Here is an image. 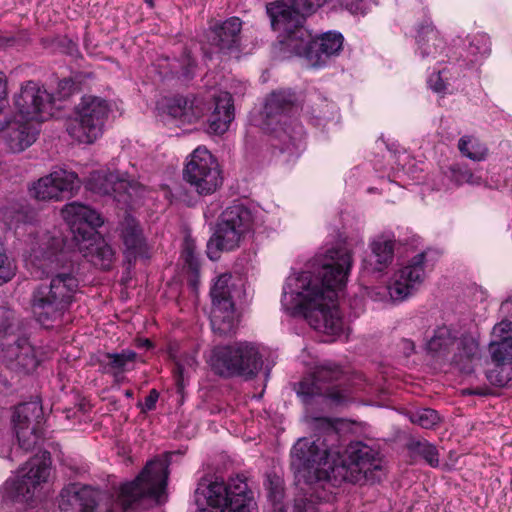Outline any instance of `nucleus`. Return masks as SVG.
I'll list each match as a JSON object with an SVG mask.
<instances>
[{"mask_svg":"<svg viewBox=\"0 0 512 512\" xmlns=\"http://www.w3.org/2000/svg\"><path fill=\"white\" fill-rule=\"evenodd\" d=\"M336 106L328 101H323L319 108L313 110V116L320 121H328L334 117Z\"/></svg>","mask_w":512,"mask_h":512,"instance_id":"nucleus-45","label":"nucleus"},{"mask_svg":"<svg viewBox=\"0 0 512 512\" xmlns=\"http://www.w3.org/2000/svg\"><path fill=\"white\" fill-rule=\"evenodd\" d=\"M120 236L124 246L125 259L130 265L150 257V246L135 218L130 215L124 218L120 225Z\"/></svg>","mask_w":512,"mask_h":512,"instance_id":"nucleus-24","label":"nucleus"},{"mask_svg":"<svg viewBox=\"0 0 512 512\" xmlns=\"http://www.w3.org/2000/svg\"><path fill=\"white\" fill-rule=\"evenodd\" d=\"M168 479V463L166 459L149 461L141 474L132 482L120 487L117 503L123 509L142 497L150 498L158 503L165 499Z\"/></svg>","mask_w":512,"mask_h":512,"instance_id":"nucleus-12","label":"nucleus"},{"mask_svg":"<svg viewBox=\"0 0 512 512\" xmlns=\"http://www.w3.org/2000/svg\"><path fill=\"white\" fill-rule=\"evenodd\" d=\"M413 453L423 458L430 466L439 465V454L436 447L427 441H418L411 446Z\"/></svg>","mask_w":512,"mask_h":512,"instance_id":"nucleus-39","label":"nucleus"},{"mask_svg":"<svg viewBox=\"0 0 512 512\" xmlns=\"http://www.w3.org/2000/svg\"><path fill=\"white\" fill-rule=\"evenodd\" d=\"M35 220V212L28 206L16 204L3 212V221L10 229H19L20 226L31 224Z\"/></svg>","mask_w":512,"mask_h":512,"instance_id":"nucleus-33","label":"nucleus"},{"mask_svg":"<svg viewBox=\"0 0 512 512\" xmlns=\"http://www.w3.org/2000/svg\"><path fill=\"white\" fill-rule=\"evenodd\" d=\"M197 512H259L257 504L248 490V485L240 477L223 481L202 480L194 493Z\"/></svg>","mask_w":512,"mask_h":512,"instance_id":"nucleus-4","label":"nucleus"},{"mask_svg":"<svg viewBox=\"0 0 512 512\" xmlns=\"http://www.w3.org/2000/svg\"><path fill=\"white\" fill-rule=\"evenodd\" d=\"M125 395H126L127 397H132V396H133V392H132V391H130V390H127V391H125Z\"/></svg>","mask_w":512,"mask_h":512,"instance_id":"nucleus-57","label":"nucleus"},{"mask_svg":"<svg viewBox=\"0 0 512 512\" xmlns=\"http://www.w3.org/2000/svg\"><path fill=\"white\" fill-rule=\"evenodd\" d=\"M233 118V102L230 93H219L215 97L214 109L208 117V132L216 135L225 133Z\"/></svg>","mask_w":512,"mask_h":512,"instance_id":"nucleus-29","label":"nucleus"},{"mask_svg":"<svg viewBox=\"0 0 512 512\" xmlns=\"http://www.w3.org/2000/svg\"><path fill=\"white\" fill-rule=\"evenodd\" d=\"M478 342L473 337H463L461 339L456 338V344L454 346L455 352L453 361L459 363L464 358H471L478 352Z\"/></svg>","mask_w":512,"mask_h":512,"instance_id":"nucleus-38","label":"nucleus"},{"mask_svg":"<svg viewBox=\"0 0 512 512\" xmlns=\"http://www.w3.org/2000/svg\"><path fill=\"white\" fill-rule=\"evenodd\" d=\"M492 367L487 369L489 382L505 386L512 379V322L501 321L494 325L488 345Z\"/></svg>","mask_w":512,"mask_h":512,"instance_id":"nucleus-17","label":"nucleus"},{"mask_svg":"<svg viewBox=\"0 0 512 512\" xmlns=\"http://www.w3.org/2000/svg\"><path fill=\"white\" fill-rule=\"evenodd\" d=\"M241 294L242 284L240 280L235 281L231 274L225 273L216 279L210 291L212 300L210 322L215 333L225 335L235 329L238 314L234 300Z\"/></svg>","mask_w":512,"mask_h":512,"instance_id":"nucleus-13","label":"nucleus"},{"mask_svg":"<svg viewBox=\"0 0 512 512\" xmlns=\"http://www.w3.org/2000/svg\"><path fill=\"white\" fill-rule=\"evenodd\" d=\"M367 295L374 301H384L389 297L388 290L381 287H374L368 290Z\"/></svg>","mask_w":512,"mask_h":512,"instance_id":"nucleus-48","label":"nucleus"},{"mask_svg":"<svg viewBox=\"0 0 512 512\" xmlns=\"http://www.w3.org/2000/svg\"><path fill=\"white\" fill-rule=\"evenodd\" d=\"M7 106V84L5 75L0 71V112Z\"/></svg>","mask_w":512,"mask_h":512,"instance_id":"nucleus-49","label":"nucleus"},{"mask_svg":"<svg viewBox=\"0 0 512 512\" xmlns=\"http://www.w3.org/2000/svg\"><path fill=\"white\" fill-rule=\"evenodd\" d=\"M507 186L509 188V191L512 193V178L510 180H508Z\"/></svg>","mask_w":512,"mask_h":512,"instance_id":"nucleus-56","label":"nucleus"},{"mask_svg":"<svg viewBox=\"0 0 512 512\" xmlns=\"http://www.w3.org/2000/svg\"><path fill=\"white\" fill-rule=\"evenodd\" d=\"M182 258L184 259L185 263L188 265V267L195 271L198 267L197 257L195 254V247L193 243L186 242L183 252H182Z\"/></svg>","mask_w":512,"mask_h":512,"instance_id":"nucleus-46","label":"nucleus"},{"mask_svg":"<svg viewBox=\"0 0 512 512\" xmlns=\"http://www.w3.org/2000/svg\"><path fill=\"white\" fill-rule=\"evenodd\" d=\"M427 252H420L407 260L392 274L387 290L394 302H402L414 295L426 279Z\"/></svg>","mask_w":512,"mask_h":512,"instance_id":"nucleus-18","label":"nucleus"},{"mask_svg":"<svg viewBox=\"0 0 512 512\" xmlns=\"http://www.w3.org/2000/svg\"><path fill=\"white\" fill-rule=\"evenodd\" d=\"M109 113L110 105L105 99L85 95L67 117L66 132L78 143L92 144L103 135Z\"/></svg>","mask_w":512,"mask_h":512,"instance_id":"nucleus-9","label":"nucleus"},{"mask_svg":"<svg viewBox=\"0 0 512 512\" xmlns=\"http://www.w3.org/2000/svg\"><path fill=\"white\" fill-rule=\"evenodd\" d=\"M282 49L305 59L308 66L323 67L331 56L337 55L343 46V36L326 32L314 38L309 30L298 24L290 31H279Z\"/></svg>","mask_w":512,"mask_h":512,"instance_id":"nucleus-6","label":"nucleus"},{"mask_svg":"<svg viewBox=\"0 0 512 512\" xmlns=\"http://www.w3.org/2000/svg\"><path fill=\"white\" fill-rule=\"evenodd\" d=\"M341 378L342 371L337 365L325 363L316 368L311 378L299 383L296 393L305 405L321 397L330 407L344 406L351 400V390Z\"/></svg>","mask_w":512,"mask_h":512,"instance_id":"nucleus-8","label":"nucleus"},{"mask_svg":"<svg viewBox=\"0 0 512 512\" xmlns=\"http://www.w3.org/2000/svg\"><path fill=\"white\" fill-rule=\"evenodd\" d=\"M16 272V266L0 247V285L10 281Z\"/></svg>","mask_w":512,"mask_h":512,"instance_id":"nucleus-42","label":"nucleus"},{"mask_svg":"<svg viewBox=\"0 0 512 512\" xmlns=\"http://www.w3.org/2000/svg\"><path fill=\"white\" fill-rule=\"evenodd\" d=\"M158 397H159L158 392L155 389L151 390L149 395L145 398L142 410L143 411L153 410L155 408Z\"/></svg>","mask_w":512,"mask_h":512,"instance_id":"nucleus-50","label":"nucleus"},{"mask_svg":"<svg viewBox=\"0 0 512 512\" xmlns=\"http://www.w3.org/2000/svg\"><path fill=\"white\" fill-rule=\"evenodd\" d=\"M461 154L473 161H482L487 156V147L473 136H462L458 142Z\"/></svg>","mask_w":512,"mask_h":512,"instance_id":"nucleus-34","label":"nucleus"},{"mask_svg":"<svg viewBox=\"0 0 512 512\" xmlns=\"http://www.w3.org/2000/svg\"><path fill=\"white\" fill-rule=\"evenodd\" d=\"M61 215L73 235L71 243L66 244L59 237L45 235L38 248L31 247L29 254L24 255L31 274L35 277L49 274L53 268L58 267L66 248L78 250L95 266L108 269L113 262L114 251L96 231L103 224L101 215L78 202L66 204L61 210Z\"/></svg>","mask_w":512,"mask_h":512,"instance_id":"nucleus-3","label":"nucleus"},{"mask_svg":"<svg viewBox=\"0 0 512 512\" xmlns=\"http://www.w3.org/2000/svg\"><path fill=\"white\" fill-rule=\"evenodd\" d=\"M78 287L77 279L71 274H58L52 278L50 285H41L33 295V313L37 321L45 327L50 321L59 318Z\"/></svg>","mask_w":512,"mask_h":512,"instance_id":"nucleus-10","label":"nucleus"},{"mask_svg":"<svg viewBox=\"0 0 512 512\" xmlns=\"http://www.w3.org/2000/svg\"><path fill=\"white\" fill-rule=\"evenodd\" d=\"M75 172L56 168L48 175L39 178L29 187V193L37 200H61L79 187Z\"/></svg>","mask_w":512,"mask_h":512,"instance_id":"nucleus-22","label":"nucleus"},{"mask_svg":"<svg viewBox=\"0 0 512 512\" xmlns=\"http://www.w3.org/2000/svg\"><path fill=\"white\" fill-rule=\"evenodd\" d=\"M293 108L285 92L272 93L264 106V129L271 134V144L289 157L299 155L304 136L303 127L290 116Z\"/></svg>","mask_w":512,"mask_h":512,"instance_id":"nucleus-5","label":"nucleus"},{"mask_svg":"<svg viewBox=\"0 0 512 512\" xmlns=\"http://www.w3.org/2000/svg\"><path fill=\"white\" fill-rule=\"evenodd\" d=\"M0 456L2 457H9L10 456V452L7 451V452H4L3 450L0 451Z\"/></svg>","mask_w":512,"mask_h":512,"instance_id":"nucleus-55","label":"nucleus"},{"mask_svg":"<svg viewBox=\"0 0 512 512\" xmlns=\"http://www.w3.org/2000/svg\"><path fill=\"white\" fill-rule=\"evenodd\" d=\"M162 109L173 122L185 125L195 123L202 118L205 103L199 97L176 96L167 99Z\"/></svg>","mask_w":512,"mask_h":512,"instance_id":"nucleus-25","label":"nucleus"},{"mask_svg":"<svg viewBox=\"0 0 512 512\" xmlns=\"http://www.w3.org/2000/svg\"><path fill=\"white\" fill-rule=\"evenodd\" d=\"M103 499L104 495L99 491L73 483L62 489L59 507L63 511L78 507L80 512H111L107 504L101 508Z\"/></svg>","mask_w":512,"mask_h":512,"instance_id":"nucleus-23","label":"nucleus"},{"mask_svg":"<svg viewBox=\"0 0 512 512\" xmlns=\"http://www.w3.org/2000/svg\"><path fill=\"white\" fill-rule=\"evenodd\" d=\"M456 337L447 326L438 327L427 342V350L432 354L445 356L454 351Z\"/></svg>","mask_w":512,"mask_h":512,"instance_id":"nucleus-32","label":"nucleus"},{"mask_svg":"<svg viewBox=\"0 0 512 512\" xmlns=\"http://www.w3.org/2000/svg\"><path fill=\"white\" fill-rule=\"evenodd\" d=\"M328 0H279L267 5L271 26L275 31H290L302 24L304 17L313 13Z\"/></svg>","mask_w":512,"mask_h":512,"instance_id":"nucleus-21","label":"nucleus"},{"mask_svg":"<svg viewBox=\"0 0 512 512\" xmlns=\"http://www.w3.org/2000/svg\"><path fill=\"white\" fill-rule=\"evenodd\" d=\"M38 410L36 403H23L14 410L12 423L19 446L30 450L37 445L41 436L35 426H31L30 416Z\"/></svg>","mask_w":512,"mask_h":512,"instance_id":"nucleus-26","label":"nucleus"},{"mask_svg":"<svg viewBox=\"0 0 512 512\" xmlns=\"http://www.w3.org/2000/svg\"><path fill=\"white\" fill-rule=\"evenodd\" d=\"M87 187L98 194L113 195L117 201L125 203L133 197L143 196L146 191L143 184L128 175L106 170L92 172Z\"/></svg>","mask_w":512,"mask_h":512,"instance_id":"nucleus-19","label":"nucleus"},{"mask_svg":"<svg viewBox=\"0 0 512 512\" xmlns=\"http://www.w3.org/2000/svg\"><path fill=\"white\" fill-rule=\"evenodd\" d=\"M306 419L312 429L320 428L324 435L301 438L293 446L291 467L299 483L334 487L344 481L373 478L374 470L380 469L381 461L375 451L361 442L350 444L341 454L331 419L308 415Z\"/></svg>","mask_w":512,"mask_h":512,"instance_id":"nucleus-2","label":"nucleus"},{"mask_svg":"<svg viewBox=\"0 0 512 512\" xmlns=\"http://www.w3.org/2000/svg\"><path fill=\"white\" fill-rule=\"evenodd\" d=\"M138 346H147V347H150L151 344H150V341L149 340H140L139 343H138Z\"/></svg>","mask_w":512,"mask_h":512,"instance_id":"nucleus-52","label":"nucleus"},{"mask_svg":"<svg viewBox=\"0 0 512 512\" xmlns=\"http://www.w3.org/2000/svg\"><path fill=\"white\" fill-rule=\"evenodd\" d=\"M410 420L412 423L417 424L425 429H430L438 423L439 416L435 410L424 408L412 412L410 415Z\"/></svg>","mask_w":512,"mask_h":512,"instance_id":"nucleus-40","label":"nucleus"},{"mask_svg":"<svg viewBox=\"0 0 512 512\" xmlns=\"http://www.w3.org/2000/svg\"><path fill=\"white\" fill-rule=\"evenodd\" d=\"M68 95L54 96L38 83L28 81L15 96L16 116L27 122L47 121L63 108Z\"/></svg>","mask_w":512,"mask_h":512,"instance_id":"nucleus-15","label":"nucleus"},{"mask_svg":"<svg viewBox=\"0 0 512 512\" xmlns=\"http://www.w3.org/2000/svg\"><path fill=\"white\" fill-rule=\"evenodd\" d=\"M445 173L456 185L469 184L479 186L483 183L480 175L473 173L467 167L460 164L451 165Z\"/></svg>","mask_w":512,"mask_h":512,"instance_id":"nucleus-36","label":"nucleus"},{"mask_svg":"<svg viewBox=\"0 0 512 512\" xmlns=\"http://www.w3.org/2000/svg\"><path fill=\"white\" fill-rule=\"evenodd\" d=\"M274 512H286V511H283L282 506L280 504L275 503L274 504Z\"/></svg>","mask_w":512,"mask_h":512,"instance_id":"nucleus-53","label":"nucleus"},{"mask_svg":"<svg viewBox=\"0 0 512 512\" xmlns=\"http://www.w3.org/2000/svg\"><path fill=\"white\" fill-rule=\"evenodd\" d=\"M175 362L177 367V383L179 386H183L185 378L189 377L190 373L194 372L197 367L196 352L193 350L184 353L180 358L176 359Z\"/></svg>","mask_w":512,"mask_h":512,"instance_id":"nucleus-37","label":"nucleus"},{"mask_svg":"<svg viewBox=\"0 0 512 512\" xmlns=\"http://www.w3.org/2000/svg\"><path fill=\"white\" fill-rule=\"evenodd\" d=\"M240 30V19L232 17L215 26L210 32L209 39L220 51L229 50L237 43Z\"/></svg>","mask_w":512,"mask_h":512,"instance_id":"nucleus-30","label":"nucleus"},{"mask_svg":"<svg viewBox=\"0 0 512 512\" xmlns=\"http://www.w3.org/2000/svg\"><path fill=\"white\" fill-rule=\"evenodd\" d=\"M397 239L392 231H382L368 241V252L362 258L361 269L364 273L382 277L387 273L395 259Z\"/></svg>","mask_w":512,"mask_h":512,"instance_id":"nucleus-20","label":"nucleus"},{"mask_svg":"<svg viewBox=\"0 0 512 512\" xmlns=\"http://www.w3.org/2000/svg\"><path fill=\"white\" fill-rule=\"evenodd\" d=\"M449 71L446 69L439 70L437 73H433L428 78L429 87L436 93L446 94L450 93L449 90Z\"/></svg>","mask_w":512,"mask_h":512,"instance_id":"nucleus-41","label":"nucleus"},{"mask_svg":"<svg viewBox=\"0 0 512 512\" xmlns=\"http://www.w3.org/2000/svg\"><path fill=\"white\" fill-rule=\"evenodd\" d=\"M339 2L350 13L355 15H364L370 8L368 0H339Z\"/></svg>","mask_w":512,"mask_h":512,"instance_id":"nucleus-44","label":"nucleus"},{"mask_svg":"<svg viewBox=\"0 0 512 512\" xmlns=\"http://www.w3.org/2000/svg\"><path fill=\"white\" fill-rule=\"evenodd\" d=\"M148 5L149 7H153V0H144Z\"/></svg>","mask_w":512,"mask_h":512,"instance_id":"nucleus-58","label":"nucleus"},{"mask_svg":"<svg viewBox=\"0 0 512 512\" xmlns=\"http://www.w3.org/2000/svg\"><path fill=\"white\" fill-rule=\"evenodd\" d=\"M417 51L422 59L432 60L441 56L445 51L446 45L439 31L432 23L425 21L417 32Z\"/></svg>","mask_w":512,"mask_h":512,"instance_id":"nucleus-28","label":"nucleus"},{"mask_svg":"<svg viewBox=\"0 0 512 512\" xmlns=\"http://www.w3.org/2000/svg\"><path fill=\"white\" fill-rule=\"evenodd\" d=\"M107 368L115 375L134 369L137 354L131 350L107 355Z\"/></svg>","mask_w":512,"mask_h":512,"instance_id":"nucleus-35","label":"nucleus"},{"mask_svg":"<svg viewBox=\"0 0 512 512\" xmlns=\"http://www.w3.org/2000/svg\"><path fill=\"white\" fill-rule=\"evenodd\" d=\"M253 214L242 204L227 207L221 214L217 230L208 242L209 257L215 247L221 251H232L251 234L253 228Z\"/></svg>","mask_w":512,"mask_h":512,"instance_id":"nucleus-14","label":"nucleus"},{"mask_svg":"<svg viewBox=\"0 0 512 512\" xmlns=\"http://www.w3.org/2000/svg\"><path fill=\"white\" fill-rule=\"evenodd\" d=\"M401 344H402V349H403V352L405 355L408 356L414 351L415 346L411 340L404 339V340H402Z\"/></svg>","mask_w":512,"mask_h":512,"instance_id":"nucleus-51","label":"nucleus"},{"mask_svg":"<svg viewBox=\"0 0 512 512\" xmlns=\"http://www.w3.org/2000/svg\"><path fill=\"white\" fill-rule=\"evenodd\" d=\"M50 474L49 453L43 451L30 459L9 478L0 488L5 503H27L32 501L40 485L47 481Z\"/></svg>","mask_w":512,"mask_h":512,"instance_id":"nucleus-11","label":"nucleus"},{"mask_svg":"<svg viewBox=\"0 0 512 512\" xmlns=\"http://www.w3.org/2000/svg\"><path fill=\"white\" fill-rule=\"evenodd\" d=\"M262 358L258 344L244 341L214 347L207 356V361L215 373L221 376L251 379L262 369Z\"/></svg>","mask_w":512,"mask_h":512,"instance_id":"nucleus-7","label":"nucleus"},{"mask_svg":"<svg viewBox=\"0 0 512 512\" xmlns=\"http://www.w3.org/2000/svg\"><path fill=\"white\" fill-rule=\"evenodd\" d=\"M470 51L474 55L475 61L485 57L490 51L487 37L483 35L475 37L470 44Z\"/></svg>","mask_w":512,"mask_h":512,"instance_id":"nucleus-43","label":"nucleus"},{"mask_svg":"<svg viewBox=\"0 0 512 512\" xmlns=\"http://www.w3.org/2000/svg\"><path fill=\"white\" fill-rule=\"evenodd\" d=\"M183 177L200 195L216 192L223 182L217 159L204 146H198L188 156Z\"/></svg>","mask_w":512,"mask_h":512,"instance_id":"nucleus-16","label":"nucleus"},{"mask_svg":"<svg viewBox=\"0 0 512 512\" xmlns=\"http://www.w3.org/2000/svg\"><path fill=\"white\" fill-rule=\"evenodd\" d=\"M3 352V359L13 368L30 371L36 367V359L31 354L32 349L25 340L14 341Z\"/></svg>","mask_w":512,"mask_h":512,"instance_id":"nucleus-31","label":"nucleus"},{"mask_svg":"<svg viewBox=\"0 0 512 512\" xmlns=\"http://www.w3.org/2000/svg\"><path fill=\"white\" fill-rule=\"evenodd\" d=\"M59 86L62 87V88H65L66 86H71V84H70L69 81H61L59 83Z\"/></svg>","mask_w":512,"mask_h":512,"instance_id":"nucleus-54","label":"nucleus"},{"mask_svg":"<svg viewBox=\"0 0 512 512\" xmlns=\"http://www.w3.org/2000/svg\"><path fill=\"white\" fill-rule=\"evenodd\" d=\"M289 512H317L312 500L306 498L297 499Z\"/></svg>","mask_w":512,"mask_h":512,"instance_id":"nucleus-47","label":"nucleus"},{"mask_svg":"<svg viewBox=\"0 0 512 512\" xmlns=\"http://www.w3.org/2000/svg\"><path fill=\"white\" fill-rule=\"evenodd\" d=\"M34 122H27L17 116L6 123V127H0L4 133V140L12 152H22L31 146L38 134Z\"/></svg>","mask_w":512,"mask_h":512,"instance_id":"nucleus-27","label":"nucleus"},{"mask_svg":"<svg viewBox=\"0 0 512 512\" xmlns=\"http://www.w3.org/2000/svg\"><path fill=\"white\" fill-rule=\"evenodd\" d=\"M353 265V253L346 243L318 253L301 271L285 280L281 295L282 310L302 317L316 331L341 336L346 324L337 299L344 290Z\"/></svg>","mask_w":512,"mask_h":512,"instance_id":"nucleus-1","label":"nucleus"}]
</instances>
